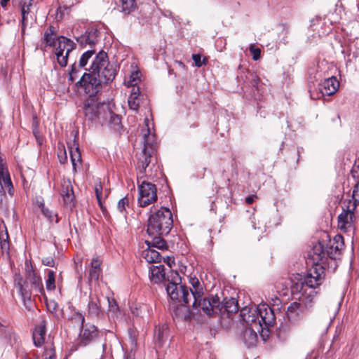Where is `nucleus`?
Wrapping results in <instances>:
<instances>
[{
	"mask_svg": "<svg viewBox=\"0 0 359 359\" xmlns=\"http://www.w3.org/2000/svg\"><path fill=\"white\" fill-rule=\"evenodd\" d=\"M309 257L315 266L305 276L297 274L291 279L292 293L299 295V301L287 307V316L291 321L294 320L299 313H304L313 306L317 294L316 289L322 284L324 278L323 265L328 259L324 245L321 243L315 244L309 252Z\"/></svg>",
	"mask_w": 359,
	"mask_h": 359,
	"instance_id": "obj_1",
	"label": "nucleus"
},
{
	"mask_svg": "<svg viewBox=\"0 0 359 359\" xmlns=\"http://www.w3.org/2000/svg\"><path fill=\"white\" fill-rule=\"evenodd\" d=\"M147 231L149 235H166L173 225L172 215L170 209L153 207L150 210Z\"/></svg>",
	"mask_w": 359,
	"mask_h": 359,
	"instance_id": "obj_2",
	"label": "nucleus"
},
{
	"mask_svg": "<svg viewBox=\"0 0 359 359\" xmlns=\"http://www.w3.org/2000/svg\"><path fill=\"white\" fill-rule=\"evenodd\" d=\"M241 316L247 325L259 323L264 331H269V327L273 325L276 319L273 311L266 304H259L257 307H245Z\"/></svg>",
	"mask_w": 359,
	"mask_h": 359,
	"instance_id": "obj_3",
	"label": "nucleus"
},
{
	"mask_svg": "<svg viewBox=\"0 0 359 359\" xmlns=\"http://www.w3.org/2000/svg\"><path fill=\"white\" fill-rule=\"evenodd\" d=\"M88 69L89 72L96 74L98 79L103 83L111 82L116 75L115 69L109 64L107 55L103 50H100L97 53Z\"/></svg>",
	"mask_w": 359,
	"mask_h": 359,
	"instance_id": "obj_4",
	"label": "nucleus"
},
{
	"mask_svg": "<svg viewBox=\"0 0 359 359\" xmlns=\"http://www.w3.org/2000/svg\"><path fill=\"white\" fill-rule=\"evenodd\" d=\"M170 276L172 280L166 286L167 294L172 301H176L179 303L184 302L185 306L181 305L180 309L184 310L187 313V307L189 305V298H185V292H182V290H185V286L179 285V283L181 282V278L177 271H171Z\"/></svg>",
	"mask_w": 359,
	"mask_h": 359,
	"instance_id": "obj_5",
	"label": "nucleus"
},
{
	"mask_svg": "<svg viewBox=\"0 0 359 359\" xmlns=\"http://www.w3.org/2000/svg\"><path fill=\"white\" fill-rule=\"evenodd\" d=\"M157 199V191L155 184L144 180L138 185L137 203L140 207H147L155 203Z\"/></svg>",
	"mask_w": 359,
	"mask_h": 359,
	"instance_id": "obj_6",
	"label": "nucleus"
},
{
	"mask_svg": "<svg viewBox=\"0 0 359 359\" xmlns=\"http://www.w3.org/2000/svg\"><path fill=\"white\" fill-rule=\"evenodd\" d=\"M193 309L197 311H203L208 316H212L215 313L220 312L222 311V305L217 296H212L210 298H199L197 301V306H194L192 303Z\"/></svg>",
	"mask_w": 359,
	"mask_h": 359,
	"instance_id": "obj_7",
	"label": "nucleus"
},
{
	"mask_svg": "<svg viewBox=\"0 0 359 359\" xmlns=\"http://www.w3.org/2000/svg\"><path fill=\"white\" fill-rule=\"evenodd\" d=\"M97 54L95 50H88L84 52L80 57L78 64L74 63L72 66V70L69 72V79L74 82L80 75V69H83L88 71L89 66L92 64L94 57Z\"/></svg>",
	"mask_w": 359,
	"mask_h": 359,
	"instance_id": "obj_8",
	"label": "nucleus"
},
{
	"mask_svg": "<svg viewBox=\"0 0 359 359\" xmlns=\"http://www.w3.org/2000/svg\"><path fill=\"white\" fill-rule=\"evenodd\" d=\"M107 105L105 103H100L94 97H90L85 101L83 110L86 118L91 122L101 123L103 111L101 107Z\"/></svg>",
	"mask_w": 359,
	"mask_h": 359,
	"instance_id": "obj_9",
	"label": "nucleus"
},
{
	"mask_svg": "<svg viewBox=\"0 0 359 359\" xmlns=\"http://www.w3.org/2000/svg\"><path fill=\"white\" fill-rule=\"evenodd\" d=\"M57 48L55 55L59 65L65 67L67 64V57L69 53L74 49L75 43L73 41L65 36H59L57 39Z\"/></svg>",
	"mask_w": 359,
	"mask_h": 359,
	"instance_id": "obj_10",
	"label": "nucleus"
},
{
	"mask_svg": "<svg viewBox=\"0 0 359 359\" xmlns=\"http://www.w3.org/2000/svg\"><path fill=\"white\" fill-rule=\"evenodd\" d=\"M102 83L98 79L96 74L84 73L77 82L79 86L83 87L86 93L90 97L94 96L99 90L100 86Z\"/></svg>",
	"mask_w": 359,
	"mask_h": 359,
	"instance_id": "obj_11",
	"label": "nucleus"
},
{
	"mask_svg": "<svg viewBox=\"0 0 359 359\" xmlns=\"http://www.w3.org/2000/svg\"><path fill=\"white\" fill-rule=\"evenodd\" d=\"M257 332H259L261 337L265 339L264 337L268 336L269 331H264V329L262 327L259 323L255 325H248V327L245 329L243 333V341L248 346H253L256 344Z\"/></svg>",
	"mask_w": 359,
	"mask_h": 359,
	"instance_id": "obj_12",
	"label": "nucleus"
},
{
	"mask_svg": "<svg viewBox=\"0 0 359 359\" xmlns=\"http://www.w3.org/2000/svg\"><path fill=\"white\" fill-rule=\"evenodd\" d=\"M189 281L192 288L185 286V290H182V292H185V298H189V302L193 299L194 306H196L198 299L202 298L203 294V285L196 276H190Z\"/></svg>",
	"mask_w": 359,
	"mask_h": 359,
	"instance_id": "obj_13",
	"label": "nucleus"
},
{
	"mask_svg": "<svg viewBox=\"0 0 359 359\" xmlns=\"http://www.w3.org/2000/svg\"><path fill=\"white\" fill-rule=\"evenodd\" d=\"M344 245V238L340 235H336L332 239H330L325 248L328 258L332 259L338 258Z\"/></svg>",
	"mask_w": 359,
	"mask_h": 359,
	"instance_id": "obj_14",
	"label": "nucleus"
},
{
	"mask_svg": "<svg viewBox=\"0 0 359 359\" xmlns=\"http://www.w3.org/2000/svg\"><path fill=\"white\" fill-rule=\"evenodd\" d=\"M101 110L103 111L101 124H107L114 129H117L121 124V117L114 114L109 105H103Z\"/></svg>",
	"mask_w": 359,
	"mask_h": 359,
	"instance_id": "obj_15",
	"label": "nucleus"
},
{
	"mask_svg": "<svg viewBox=\"0 0 359 359\" xmlns=\"http://www.w3.org/2000/svg\"><path fill=\"white\" fill-rule=\"evenodd\" d=\"M354 212L349 209L343 210L338 217V227L340 230L346 232L353 229Z\"/></svg>",
	"mask_w": 359,
	"mask_h": 359,
	"instance_id": "obj_16",
	"label": "nucleus"
},
{
	"mask_svg": "<svg viewBox=\"0 0 359 359\" xmlns=\"http://www.w3.org/2000/svg\"><path fill=\"white\" fill-rule=\"evenodd\" d=\"M34 0H24L22 2H16L21 6V13H22V30L21 34L22 36L25 34V30L27 27L29 25V21L32 19V16L29 15L30 13V7L33 4Z\"/></svg>",
	"mask_w": 359,
	"mask_h": 359,
	"instance_id": "obj_17",
	"label": "nucleus"
},
{
	"mask_svg": "<svg viewBox=\"0 0 359 359\" xmlns=\"http://www.w3.org/2000/svg\"><path fill=\"white\" fill-rule=\"evenodd\" d=\"M154 152L150 150L142 149V152L137 156V168L140 170V175H142L146 172V168L149 166V163L156 161Z\"/></svg>",
	"mask_w": 359,
	"mask_h": 359,
	"instance_id": "obj_18",
	"label": "nucleus"
},
{
	"mask_svg": "<svg viewBox=\"0 0 359 359\" xmlns=\"http://www.w3.org/2000/svg\"><path fill=\"white\" fill-rule=\"evenodd\" d=\"M97 336V330L93 325L86 324L82 327L79 334L80 342L86 346Z\"/></svg>",
	"mask_w": 359,
	"mask_h": 359,
	"instance_id": "obj_19",
	"label": "nucleus"
},
{
	"mask_svg": "<svg viewBox=\"0 0 359 359\" xmlns=\"http://www.w3.org/2000/svg\"><path fill=\"white\" fill-rule=\"evenodd\" d=\"M149 119H144V124L147 129H142L143 139H144V149L150 150L152 152L155 151L156 139L154 133L151 132V128L149 125Z\"/></svg>",
	"mask_w": 359,
	"mask_h": 359,
	"instance_id": "obj_20",
	"label": "nucleus"
},
{
	"mask_svg": "<svg viewBox=\"0 0 359 359\" xmlns=\"http://www.w3.org/2000/svg\"><path fill=\"white\" fill-rule=\"evenodd\" d=\"M76 41L81 46L94 45L99 39L98 32L97 29H88L85 34L76 38Z\"/></svg>",
	"mask_w": 359,
	"mask_h": 359,
	"instance_id": "obj_21",
	"label": "nucleus"
},
{
	"mask_svg": "<svg viewBox=\"0 0 359 359\" xmlns=\"http://www.w3.org/2000/svg\"><path fill=\"white\" fill-rule=\"evenodd\" d=\"M149 280L152 283L159 284L165 280V267L162 264L151 266L149 267Z\"/></svg>",
	"mask_w": 359,
	"mask_h": 359,
	"instance_id": "obj_22",
	"label": "nucleus"
},
{
	"mask_svg": "<svg viewBox=\"0 0 359 359\" xmlns=\"http://www.w3.org/2000/svg\"><path fill=\"white\" fill-rule=\"evenodd\" d=\"M339 87V81L335 76H331L322 83L320 91L323 95H332L337 91Z\"/></svg>",
	"mask_w": 359,
	"mask_h": 359,
	"instance_id": "obj_23",
	"label": "nucleus"
},
{
	"mask_svg": "<svg viewBox=\"0 0 359 359\" xmlns=\"http://www.w3.org/2000/svg\"><path fill=\"white\" fill-rule=\"evenodd\" d=\"M46 331V321L43 320L33 332V341L35 346H40L44 343Z\"/></svg>",
	"mask_w": 359,
	"mask_h": 359,
	"instance_id": "obj_24",
	"label": "nucleus"
},
{
	"mask_svg": "<svg viewBox=\"0 0 359 359\" xmlns=\"http://www.w3.org/2000/svg\"><path fill=\"white\" fill-rule=\"evenodd\" d=\"M46 331V321L43 320L33 332V341L35 346H40L44 343Z\"/></svg>",
	"mask_w": 359,
	"mask_h": 359,
	"instance_id": "obj_25",
	"label": "nucleus"
},
{
	"mask_svg": "<svg viewBox=\"0 0 359 359\" xmlns=\"http://www.w3.org/2000/svg\"><path fill=\"white\" fill-rule=\"evenodd\" d=\"M0 248L3 253H8L10 249L9 236L4 221L0 223Z\"/></svg>",
	"mask_w": 359,
	"mask_h": 359,
	"instance_id": "obj_26",
	"label": "nucleus"
},
{
	"mask_svg": "<svg viewBox=\"0 0 359 359\" xmlns=\"http://www.w3.org/2000/svg\"><path fill=\"white\" fill-rule=\"evenodd\" d=\"M88 307V314L93 317H98L102 313L100 299L97 295L90 294Z\"/></svg>",
	"mask_w": 359,
	"mask_h": 359,
	"instance_id": "obj_27",
	"label": "nucleus"
},
{
	"mask_svg": "<svg viewBox=\"0 0 359 359\" xmlns=\"http://www.w3.org/2000/svg\"><path fill=\"white\" fill-rule=\"evenodd\" d=\"M101 273L100 260L97 258H93L89 269V282L97 281Z\"/></svg>",
	"mask_w": 359,
	"mask_h": 359,
	"instance_id": "obj_28",
	"label": "nucleus"
},
{
	"mask_svg": "<svg viewBox=\"0 0 359 359\" xmlns=\"http://www.w3.org/2000/svg\"><path fill=\"white\" fill-rule=\"evenodd\" d=\"M142 257L149 263L160 262L161 259L160 252L151 248L149 245L147 249L143 250Z\"/></svg>",
	"mask_w": 359,
	"mask_h": 359,
	"instance_id": "obj_29",
	"label": "nucleus"
},
{
	"mask_svg": "<svg viewBox=\"0 0 359 359\" xmlns=\"http://www.w3.org/2000/svg\"><path fill=\"white\" fill-rule=\"evenodd\" d=\"M60 195L63 198L65 203L69 204L72 202L74 199V192L72 186L69 181L64 182L62 184Z\"/></svg>",
	"mask_w": 359,
	"mask_h": 359,
	"instance_id": "obj_30",
	"label": "nucleus"
},
{
	"mask_svg": "<svg viewBox=\"0 0 359 359\" xmlns=\"http://www.w3.org/2000/svg\"><path fill=\"white\" fill-rule=\"evenodd\" d=\"M140 88L134 87L131 90V93L128 99V106L130 109L137 111L140 106L139 95H140Z\"/></svg>",
	"mask_w": 359,
	"mask_h": 359,
	"instance_id": "obj_31",
	"label": "nucleus"
},
{
	"mask_svg": "<svg viewBox=\"0 0 359 359\" xmlns=\"http://www.w3.org/2000/svg\"><path fill=\"white\" fill-rule=\"evenodd\" d=\"M43 42L48 46H53L57 44L56 34L53 27H50L44 33Z\"/></svg>",
	"mask_w": 359,
	"mask_h": 359,
	"instance_id": "obj_32",
	"label": "nucleus"
},
{
	"mask_svg": "<svg viewBox=\"0 0 359 359\" xmlns=\"http://www.w3.org/2000/svg\"><path fill=\"white\" fill-rule=\"evenodd\" d=\"M141 73L140 71L136 70L133 72L130 76L124 81V84L128 88L138 87L137 84L140 81Z\"/></svg>",
	"mask_w": 359,
	"mask_h": 359,
	"instance_id": "obj_33",
	"label": "nucleus"
},
{
	"mask_svg": "<svg viewBox=\"0 0 359 359\" xmlns=\"http://www.w3.org/2000/svg\"><path fill=\"white\" fill-rule=\"evenodd\" d=\"M69 149L73 170L76 171V167L81 164V153L78 146H75V147H69Z\"/></svg>",
	"mask_w": 359,
	"mask_h": 359,
	"instance_id": "obj_34",
	"label": "nucleus"
},
{
	"mask_svg": "<svg viewBox=\"0 0 359 359\" xmlns=\"http://www.w3.org/2000/svg\"><path fill=\"white\" fill-rule=\"evenodd\" d=\"M150 236H152L153 238L151 241H147V245H149L150 247H154L156 248H158L159 250H163L167 249L166 243L165 241L161 238V235H149Z\"/></svg>",
	"mask_w": 359,
	"mask_h": 359,
	"instance_id": "obj_35",
	"label": "nucleus"
},
{
	"mask_svg": "<svg viewBox=\"0 0 359 359\" xmlns=\"http://www.w3.org/2000/svg\"><path fill=\"white\" fill-rule=\"evenodd\" d=\"M222 309L227 313H234L238 311V302L234 298L225 299L224 302H221Z\"/></svg>",
	"mask_w": 359,
	"mask_h": 359,
	"instance_id": "obj_36",
	"label": "nucleus"
},
{
	"mask_svg": "<svg viewBox=\"0 0 359 359\" xmlns=\"http://www.w3.org/2000/svg\"><path fill=\"white\" fill-rule=\"evenodd\" d=\"M122 11L126 14H129L136 8L135 0H120Z\"/></svg>",
	"mask_w": 359,
	"mask_h": 359,
	"instance_id": "obj_37",
	"label": "nucleus"
},
{
	"mask_svg": "<svg viewBox=\"0 0 359 359\" xmlns=\"http://www.w3.org/2000/svg\"><path fill=\"white\" fill-rule=\"evenodd\" d=\"M46 287L48 290H53L55 288V273L52 270L47 271Z\"/></svg>",
	"mask_w": 359,
	"mask_h": 359,
	"instance_id": "obj_38",
	"label": "nucleus"
},
{
	"mask_svg": "<svg viewBox=\"0 0 359 359\" xmlns=\"http://www.w3.org/2000/svg\"><path fill=\"white\" fill-rule=\"evenodd\" d=\"M129 198L126 196L120 199L117 203L118 211L124 217L126 216V208L129 206Z\"/></svg>",
	"mask_w": 359,
	"mask_h": 359,
	"instance_id": "obj_39",
	"label": "nucleus"
},
{
	"mask_svg": "<svg viewBox=\"0 0 359 359\" xmlns=\"http://www.w3.org/2000/svg\"><path fill=\"white\" fill-rule=\"evenodd\" d=\"M29 277L31 278V282L32 285L39 291L41 292L43 290V285L41 282V279L39 276H37L33 271L29 273Z\"/></svg>",
	"mask_w": 359,
	"mask_h": 359,
	"instance_id": "obj_40",
	"label": "nucleus"
},
{
	"mask_svg": "<svg viewBox=\"0 0 359 359\" xmlns=\"http://www.w3.org/2000/svg\"><path fill=\"white\" fill-rule=\"evenodd\" d=\"M39 207L41 208V211L45 217H46L50 222L55 220V218L57 217V215L55 212L50 210L48 208H45L43 203H40Z\"/></svg>",
	"mask_w": 359,
	"mask_h": 359,
	"instance_id": "obj_41",
	"label": "nucleus"
},
{
	"mask_svg": "<svg viewBox=\"0 0 359 359\" xmlns=\"http://www.w3.org/2000/svg\"><path fill=\"white\" fill-rule=\"evenodd\" d=\"M43 359H55V350L51 344L46 346Z\"/></svg>",
	"mask_w": 359,
	"mask_h": 359,
	"instance_id": "obj_42",
	"label": "nucleus"
},
{
	"mask_svg": "<svg viewBox=\"0 0 359 359\" xmlns=\"http://www.w3.org/2000/svg\"><path fill=\"white\" fill-rule=\"evenodd\" d=\"M250 52L252 55V59L255 61L258 60L261 57V49L256 47L254 44H251L249 47Z\"/></svg>",
	"mask_w": 359,
	"mask_h": 359,
	"instance_id": "obj_43",
	"label": "nucleus"
},
{
	"mask_svg": "<svg viewBox=\"0 0 359 359\" xmlns=\"http://www.w3.org/2000/svg\"><path fill=\"white\" fill-rule=\"evenodd\" d=\"M17 287L20 294L21 295L24 301H25L26 299H30V293L29 292V291L25 289L20 283L18 284Z\"/></svg>",
	"mask_w": 359,
	"mask_h": 359,
	"instance_id": "obj_44",
	"label": "nucleus"
},
{
	"mask_svg": "<svg viewBox=\"0 0 359 359\" xmlns=\"http://www.w3.org/2000/svg\"><path fill=\"white\" fill-rule=\"evenodd\" d=\"M192 59L195 63V65L198 67H201L202 65L205 64V59L201 58V55L199 54H194L192 55Z\"/></svg>",
	"mask_w": 359,
	"mask_h": 359,
	"instance_id": "obj_45",
	"label": "nucleus"
},
{
	"mask_svg": "<svg viewBox=\"0 0 359 359\" xmlns=\"http://www.w3.org/2000/svg\"><path fill=\"white\" fill-rule=\"evenodd\" d=\"M102 190V187L101 182H96L95 184V195H96L97 199L100 204L101 203Z\"/></svg>",
	"mask_w": 359,
	"mask_h": 359,
	"instance_id": "obj_46",
	"label": "nucleus"
},
{
	"mask_svg": "<svg viewBox=\"0 0 359 359\" xmlns=\"http://www.w3.org/2000/svg\"><path fill=\"white\" fill-rule=\"evenodd\" d=\"M47 309L52 313H55L57 310L58 305L54 300H50L46 302Z\"/></svg>",
	"mask_w": 359,
	"mask_h": 359,
	"instance_id": "obj_47",
	"label": "nucleus"
},
{
	"mask_svg": "<svg viewBox=\"0 0 359 359\" xmlns=\"http://www.w3.org/2000/svg\"><path fill=\"white\" fill-rule=\"evenodd\" d=\"M107 301L109 303V312H111L114 314H116V313L118 311V306L117 305V303L114 299L110 300L109 298H107Z\"/></svg>",
	"mask_w": 359,
	"mask_h": 359,
	"instance_id": "obj_48",
	"label": "nucleus"
},
{
	"mask_svg": "<svg viewBox=\"0 0 359 359\" xmlns=\"http://www.w3.org/2000/svg\"><path fill=\"white\" fill-rule=\"evenodd\" d=\"M163 327H158L155 330V337L158 340L160 344L163 340Z\"/></svg>",
	"mask_w": 359,
	"mask_h": 359,
	"instance_id": "obj_49",
	"label": "nucleus"
},
{
	"mask_svg": "<svg viewBox=\"0 0 359 359\" xmlns=\"http://www.w3.org/2000/svg\"><path fill=\"white\" fill-rule=\"evenodd\" d=\"M353 198L355 203H359V182L354 187L353 191Z\"/></svg>",
	"mask_w": 359,
	"mask_h": 359,
	"instance_id": "obj_50",
	"label": "nucleus"
},
{
	"mask_svg": "<svg viewBox=\"0 0 359 359\" xmlns=\"http://www.w3.org/2000/svg\"><path fill=\"white\" fill-rule=\"evenodd\" d=\"M42 263L43 265L53 267L55 266V260L50 257L43 258L42 259Z\"/></svg>",
	"mask_w": 359,
	"mask_h": 359,
	"instance_id": "obj_51",
	"label": "nucleus"
},
{
	"mask_svg": "<svg viewBox=\"0 0 359 359\" xmlns=\"http://www.w3.org/2000/svg\"><path fill=\"white\" fill-rule=\"evenodd\" d=\"M61 147V149H65V147L64 145H61V146H59V148ZM59 158H60V162L61 163H65L67 160V155H66V151L65 150H64V156H58Z\"/></svg>",
	"mask_w": 359,
	"mask_h": 359,
	"instance_id": "obj_52",
	"label": "nucleus"
},
{
	"mask_svg": "<svg viewBox=\"0 0 359 359\" xmlns=\"http://www.w3.org/2000/svg\"><path fill=\"white\" fill-rule=\"evenodd\" d=\"M257 196L255 195L249 196L245 198V202L248 204H251L253 203L255 198H256Z\"/></svg>",
	"mask_w": 359,
	"mask_h": 359,
	"instance_id": "obj_53",
	"label": "nucleus"
},
{
	"mask_svg": "<svg viewBox=\"0 0 359 359\" xmlns=\"http://www.w3.org/2000/svg\"><path fill=\"white\" fill-rule=\"evenodd\" d=\"M77 317H78V319L80 321L81 324L83 325V323H84V317H83V316L82 314H81V313H77Z\"/></svg>",
	"mask_w": 359,
	"mask_h": 359,
	"instance_id": "obj_54",
	"label": "nucleus"
},
{
	"mask_svg": "<svg viewBox=\"0 0 359 359\" xmlns=\"http://www.w3.org/2000/svg\"><path fill=\"white\" fill-rule=\"evenodd\" d=\"M259 81H260L259 78L257 77V76H255V79H253V80L252 81V85L254 86H257V84L259 82Z\"/></svg>",
	"mask_w": 359,
	"mask_h": 359,
	"instance_id": "obj_55",
	"label": "nucleus"
},
{
	"mask_svg": "<svg viewBox=\"0 0 359 359\" xmlns=\"http://www.w3.org/2000/svg\"><path fill=\"white\" fill-rule=\"evenodd\" d=\"M174 263H175L174 259H172L170 258L168 259L167 264L169 265V266L170 268L172 267V264H174Z\"/></svg>",
	"mask_w": 359,
	"mask_h": 359,
	"instance_id": "obj_56",
	"label": "nucleus"
},
{
	"mask_svg": "<svg viewBox=\"0 0 359 359\" xmlns=\"http://www.w3.org/2000/svg\"><path fill=\"white\" fill-rule=\"evenodd\" d=\"M10 0H1V5L2 7H5L6 5H7V3Z\"/></svg>",
	"mask_w": 359,
	"mask_h": 359,
	"instance_id": "obj_57",
	"label": "nucleus"
},
{
	"mask_svg": "<svg viewBox=\"0 0 359 359\" xmlns=\"http://www.w3.org/2000/svg\"><path fill=\"white\" fill-rule=\"evenodd\" d=\"M253 227H254V229H262V227H261V226H257H257H255V224H253Z\"/></svg>",
	"mask_w": 359,
	"mask_h": 359,
	"instance_id": "obj_58",
	"label": "nucleus"
},
{
	"mask_svg": "<svg viewBox=\"0 0 359 359\" xmlns=\"http://www.w3.org/2000/svg\"><path fill=\"white\" fill-rule=\"evenodd\" d=\"M15 3L16 2H22L24 0H13Z\"/></svg>",
	"mask_w": 359,
	"mask_h": 359,
	"instance_id": "obj_59",
	"label": "nucleus"
},
{
	"mask_svg": "<svg viewBox=\"0 0 359 359\" xmlns=\"http://www.w3.org/2000/svg\"><path fill=\"white\" fill-rule=\"evenodd\" d=\"M355 168H358L359 169V161H358V164L355 166Z\"/></svg>",
	"mask_w": 359,
	"mask_h": 359,
	"instance_id": "obj_60",
	"label": "nucleus"
},
{
	"mask_svg": "<svg viewBox=\"0 0 359 359\" xmlns=\"http://www.w3.org/2000/svg\"><path fill=\"white\" fill-rule=\"evenodd\" d=\"M37 142H39V144H41V142H39V139H37Z\"/></svg>",
	"mask_w": 359,
	"mask_h": 359,
	"instance_id": "obj_61",
	"label": "nucleus"
},
{
	"mask_svg": "<svg viewBox=\"0 0 359 359\" xmlns=\"http://www.w3.org/2000/svg\"><path fill=\"white\" fill-rule=\"evenodd\" d=\"M37 142H39V144H41V142H39V139H37Z\"/></svg>",
	"mask_w": 359,
	"mask_h": 359,
	"instance_id": "obj_62",
	"label": "nucleus"
},
{
	"mask_svg": "<svg viewBox=\"0 0 359 359\" xmlns=\"http://www.w3.org/2000/svg\"><path fill=\"white\" fill-rule=\"evenodd\" d=\"M37 142H39V144H41V142H39V139H37Z\"/></svg>",
	"mask_w": 359,
	"mask_h": 359,
	"instance_id": "obj_63",
	"label": "nucleus"
},
{
	"mask_svg": "<svg viewBox=\"0 0 359 359\" xmlns=\"http://www.w3.org/2000/svg\"><path fill=\"white\" fill-rule=\"evenodd\" d=\"M25 359H32V358H30L29 357H25Z\"/></svg>",
	"mask_w": 359,
	"mask_h": 359,
	"instance_id": "obj_64",
	"label": "nucleus"
}]
</instances>
